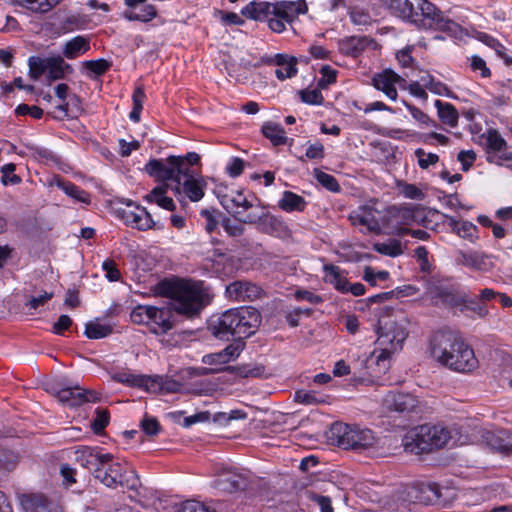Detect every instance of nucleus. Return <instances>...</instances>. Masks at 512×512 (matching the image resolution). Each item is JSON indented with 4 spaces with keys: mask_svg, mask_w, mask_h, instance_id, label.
Wrapping results in <instances>:
<instances>
[{
    "mask_svg": "<svg viewBox=\"0 0 512 512\" xmlns=\"http://www.w3.org/2000/svg\"><path fill=\"white\" fill-rule=\"evenodd\" d=\"M239 214V212H236V220L238 222L256 225L257 229L262 233L279 235L286 230L285 223L269 212L261 211L258 213L256 210H252L249 211L246 216H241Z\"/></svg>",
    "mask_w": 512,
    "mask_h": 512,
    "instance_id": "9",
    "label": "nucleus"
},
{
    "mask_svg": "<svg viewBox=\"0 0 512 512\" xmlns=\"http://www.w3.org/2000/svg\"><path fill=\"white\" fill-rule=\"evenodd\" d=\"M47 72L48 79L54 81L62 79L66 73L72 72V67L65 63L61 56L49 57Z\"/></svg>",
    "mask_w": 512,
    "mask_h": 512,
    "instance_id": "37",
    "label": "nucleus"
},
{
    "mask_svg": "<svg viewBox=\"0 0 512 512\" xmlns=\"http://www.w3.org/2000/svg\"><path fill=\"white\" fill-rule=\"evenodd\" d=\"M150 316V306L148 305H139L135 307L130 314L131 321L136 324L148 325Z\"/></svg>",
    "mask_w": 512,
    "mask_h": 512,
    "instance_id": "51",
    "label": "nucleus"
},
{
    "mask_svg": "<svg viewBox=\"0 0 512 512\" xmlns=\"http://www.w3.org/2000/svg\"><path fill=\"white\" fill-rule=\"evenodd\" d=\"M48 58L31 56L28 60L30 76L33 79L41 77L48 69Z\"/></svg>",
    "mask_w": 512,
    "mask_h": 512,
    "instance_id": "47",
    "label": "nucleus"
},
{
    "mask_svg": "<svg viewBox=\"0 0 512 512\" xmlns=\"http://www.w3.org/2000/svg\"><path fill=\"white\" fill-rule=\"evenodd\" d=\"M324 155V146L320 142L309 144L305 153V157L311 160H320L324 158Z\"/></svg>",
    "mask_w": 512,
    "mask_h": 512,
    "instance_id": "64",
    "label": "nucleus"
},
{
    "mask_svg": "<svg viewBox=\"0 0 512 512\" xmlns=\"http://www.w3.org/2000/svg\"><path fill=\"white\" fill-rule=\"evenodd\" d=\"M15 169H16V166L13 163L5 164L1 168L2 182L4 185L18 184L21 182V178L18 175L14 174Z\"/></svg>",
    "mask_w": 512,
    "mask_h": 512,
    "instance_id": "58",
    "label": "nucleus"
},
{
    "mask_svg": "<svg viewBox=\"0 0 512 512\" xmlns=\"http://www.w3.org/2000/svg\"><path fill=\"white\" fill-rule=\"evenodd\" d=\"M76 459L81 466L91 472L95 479L108 488L117 487L135 489L138 479L136 476L127 475L126 468L113 460L110 453H100L96 448L82 447L76 451Z\"/></svg>",
    "mask_w": 512,
    "mask_h": 512,
    "instance_id": "4",
    "label": "nucleus"
},
{
    "mask_svg": "<svg viewBox=\"0 0 512 512\" xmlns=\"http://www.w3.org/2000/svg\"><path fill=\"white\" fill-rule=\"evenodd\" d=\"M263 135L269 139L274 146L284 145L287 142L284 128L274 122H267L262 126Z\"/></svg>",
    "mask_w": 512,
    "mask_h": 512,
    "instance_id": "40",
    "label": "nucleus"
},
{
    "mask_svg": "<svg viewBox=\"0 0 512 512\" xmlns=\"http://www.w3.org/2000/svg\"><path fill=\"white\" fill-rule=\"evenodd\" d=\"M234 343L228 345L226 348H224L221 352L223 354L224 359L226 362H230L234 359H236L240 352L243 350L245 343L243 340H233Z\"/></svg>",
    "mask_w": 512,
    "mask_h": 512,
    "instance_id": "54",
    "label": "nucleus"
},
{
    "mask_svg": "<svg viewBox=\"0 0 512 512\" xmlns=\"http://www.w3.org/2000/svg\"><path fill=\"white\" fill-rule=\"evenodd\" d=\"M430 353L439 364L456 372L469 373L479 365L474 350L451 331H437L432 335Z\"/></svg>",
    "mask_w": 512,
    "mask_h": 512,
    "instance_id": "3",
    "label": "nucleus"
},
{
    "mask_svg": "<svg viewBox=\"0 0 512 512\" xmlns=\"http://www.w3.org/2000/svg\"><path fill=\"white\" fill-rule=\"evenodd\" d=\"M247 478L235 469L222 470L214 481V486L226 493H234L246 489Z\"/></svg>",
    "mask_w": 512,
    "mask_h": 512,
    "instance_id": "15",
    "label": "nucleus"
},
{
    "mask_svg": "<svg viewBox=\"0 0 512 512\" xmlns=\"http://www.w3.org/2000/svg\"><path fill=\"white\" fill-rule=\"evenodd\" d=\"M57 185L61 188L68 196L75 198L80 202H87V194L84 190L71 182L58 180Z\"/></svg>",
    "mask_w": 512,
    "mask_h": 512,
    "instance_id": "48",
    "label": "nucleus"
},
{
    "mask_svg": "<svg viewBox=\"0 0 512 512\" xmlns=\"http://www.w3.org/2000/svg\"><path fill=\"white\" fill-rule=\"evenodd\" d=\"M181 383L162 376H151L150 393H176L180 390Z\"/></svg>",
    "mask_w": 512,
    "mask_h": 512,
    "instance_id": "34",
    "label": "nucleus"
},
{
    "mask_svg": "<svg viewBox=\"0 0 512 512\" xmlns=\"http://www.w3.org/2000/svg\"><path fill=\"white\" fill-rule=\"evenodd\" d=\"M457 160L462 165V170L467 172L476 160V153L473 150H461L457 155Z\"/></svg>",
    "mask_w": 512,
    "mask_h": 512,
    "instance_id": "61",
    "label": "nucleus"
},
{
    "mask_svg": "<svg viewBox=\"0 0 512 512\" xmlns=\"http://www.w3.org/2000/svg\"><path fill=\"white\" fill-rule=\"evenodd\" d=\"M90 49L89 39L78 35L67 41L63 48V55L68 59L77 58Z\"/></svg>",
    "mask_w": 512,
    "mask_h": 512,
    "instance_id": "31",
    "label": "nucleus"
},
{
    "mask_svg": "<svg viewBox=\"0 0 512 512\" xmlns=\"http://www.w3.org/2000/svg\"><path fill=\"white\" fill-rule=\"evenodd\" d=\"M299 95H300L301 100L304 103L310 104V105H321L324 101V97H323L321 91L318 89H313V90L304 89V90L299 91Z\"/></svg>",
    "mask_w": 512,
    "mask_h": 512,
    "instance_id": "53",
    "label": "nucleus"
},
{
    "mask_svg": "<svg viewBox=\"0 0 512 512\" xmlns=\"http://www.w3.org/2000/svg\"><path fill=\"white\" fill-rule=\"evenodd\" d=\"M83 65L92 73H94L97 76H101L105 74L110 67L112 66V63L110 61H107L105 59H97V60H89L85 61Z\"/></svg>",
    "mask_w": 512,
    "mask_h": 512,
    "instance_id": "50",
    "label": "nucleus"
},
{
    "mask_svg": "<svg viewBox=\"0 0 512 512\" xmlns=\"http://www.w3.org/2000/svg\"><path fill=\"white\" fill-rule=\"evenodd\" d=\"M470 312V317L473 319H485L489 315V308L487 304L482 303L480 300L476 301L474 298L466 297L465 304L462 307L461 313Z\"/></svg>",
    "mask_w": 512,
    "mask_h": 512,
    "instance_id": "42",
    "label": "nucleus"
},
{
    "mask_svg": "<svg viewBox=\"0 0 512 512\" xmlns=\"http://www.w3.org/2000/svg\"><path fill=\"white\" fill-rule=\"evenodd\" d=\"M383 408L388 412H396L403 416L421 413L419 400L410 393L388 392L382 402Z\"/></svg>",
    "mask_w": 512,
    "mask_h": 512,
    "instance_id": "10",
    "label": "nucleus"
},
{
    "mask_svg": "<svg viewBox=\"0 0 512 512\" xmlns=\"http://www.w3.org/2000/svg\"><path fill=\"white\" fill-rule=\"evenodd\" d=\"M458 261L467 267L479 271H487L491 266L489 258L479 252H459Z\"/></svg>",
    "mask_w": 512,
    "mask_h": 512,
    "instance_id": "28",
    "label": "nucleus"
},
{
    "mask_svg": "<svg viewBox=\"0 0 512 512\" xmlns=\"http://www.w3.org/2000/svg\"><path fill=\"white\" fill-rule=\"evenodd\" d=\"M481 137L485 139L487 162L502 165L504 161H512V151H506L507 142L496 129L487 130Z\"/></svg>",
    "mask_w": 512,
    "mask_h": 512,
    "instance_id": "11",
    "label": "nucleus"
},
{
    "mask_svg": "<svg viewBox=\"0 0 512 512\" xmlns=\"http://www.w3.org/2000/svg\"><path fill=\"white\" fill-rule=\"evenodd\" d=\"M163 286L165 294L173 300V304L172 309L150 306L148 326L155 334H165L174 327L172 310L187 318H194L210 302V294L203 281L176 279L164 282Z\"/></svg>",
    "mask_w": 512,
    "mask_h": 512,
    "instance_id": "2",
    "label": "nucleus"
},
{
    "mask_svg": "<svg viewBox=\"0 0 512 512\" xmlns=\"http://www.w3.org/2000/svg\"><path fill=\"white\" fill-rule=\"evenodd\" d=\"M145 171L157 181H173L174 169L169 157L163 159H150L145 165Z\"/></svg>",
    "mask_w": 512,
    "mask_h": 512,
    "instance_id": "22",
    "label": "nucleus"
},
{
    "mask_svg": "<svg viewBox=\"0 0 512 512\" xmlns=\"http://www.w3.org/2000/svg\"><path fill=\"white\" fill-rule=\"evenodd\" d=\"M412 204L401 206H389L386 209L387 228H403L412 224Z\"/></svg>",
    "mask_w": 512,
    "mask_h": 512,
    "instance_id": "19",
    "label": "nucleus"
},
{
    "mask_svg": "<svg viewBox=\"0 0 512 512\" xmlns=\"http://www.w3.org/2000/svg\"><path fill=\"white\" fill-rule=\"evenodd\" d=\"M13 4L26 8L34 13H47L62 0H10Z\"/></svg>",
    "mask_w": 512,
    "mask_h": 512,
    "instance_id": "36",
    "label": "nucleus"
},
{
    "mask_svg": "<svg viewBox=\"0 0 512 512\" xmlns=\"http://www.w3.org/2000/svg\"><path fill=\"white\" fill-rule=\"evenodd\" d=\"M373 85L377 90H380L385 93V95L391 99H397V90L395 85L398 84L400 87H403L406 84V80L396 74L394 71L390 69H386L383 72L376 74L373 77Z\"/></svg>",
    "mask_w": 512,
    "mask_h": 512,
    "instance_id": "16",
    "label": "nucleus"
},
{
    "mask_svg": "<svg viewBox=\"0 0 512 512\" xmlns=\"http://www.w3.org/2000/svg\"><path fill=\"white\" fill-rule=\"evenodd\" d=\"M306 202L304 198L291 191H284L281 200L279 201V207L286 211H303L305 209Z\"/></svg>",
    "mask_w": 512,
    "mask_h": 512,
    "instance_id": "41",
    "label": "nucleus"
},
{
    "mask_svg": "<svg viewBox=\"0 0 512 512\" xmlns=\"http://www.w3.org/2000/svg\"><path fill=\"white\" fill-rule=\"evenodd\" d=\"M374 250L390 257H397L403 253L402 244L398 239H389L386 242L375 243Z\"/></svg>",
    "mask_w": 512,
    "mask_h": 512,
    "instance_id": "45",
    "label": "nucleus"
},
{
    "mask_svg": "<svg viewBox=\"0 0 512 512\" xmlns=\"http://www.w3.org/2000/svg\"><path fill=\"white\" fill-rule=\"evenodd\" d=\"M140 426L148 436H155L161 430L158 420L155 417H150L148 415H145L141 420Z\"/></svg>",
    "mask_w": 512,
    "mask_h": 512,
    "instance_id": "55",
    "label": "nucleus"
},
{
    "mask_svg": "<svg viewBox=\"0 0 512 512\" xmlns=\"http://www.w3.org/2000/svg\"><path fill=\"white\" fill-rule=\"evenodd\" d=\"M453 439V431L443 425H420L410 430L403 439L405 451L416 455L439 449Z\"/></svg>",
    "mask_w": 512,
    "mask_h": 512,
    "instance_id": "6",
    "label": "nucleus"
},
{
    "mask_svg": "<svg viewBox=\"0 0 512 512\" xmlns=\"http://www.w3.org/2000/svg\"><path fill=\"white\" fill-rule=\"evenodd\" d=\"M322 78L318 81V85L322 88L336 82V71L328 65H324L320 69Z\"/></svg>",
    "mask_w": 512,
    "mask_h": 512,
    "instance_id": "63",
    "label": "nucleus"
},
{
    "mask_svg": "<svg viewBox=\"0 0 512 512\" xmlns=\"http://www.w3.org/2000/svg\"><path fill=\"white\" fill-rule=\"evenodd\" d=\"M227 370H230L237 375L248 378V377H261L265 373V367L260 364L248 363L237 366H229Z\"/></svg>",
    "mask_w": 512,
    "mask_h": 512,
    "instance_id": "43",
    "label": "nucleus"
},
{
    "mask_svg": "<svg viewBox=\"0 0 512 512\" xmlns=\"http://www.w3.org/2000/svg\"><path fill=\"white\" fill-rule=\"evenodd\" d=\"M440 121L452 128L458 124L459 114L457 109L448 102L436 100L434 103Z\"/></svg>",
    "mask_w": 512,
    "mask_h": 512,
    "instance_id": "33",
    "label": "nucleus"
},
{
    "mask_svg": "<svg viewBox=\"0 0 512 512\" xmlns=\"http://www.w3.org/2000/svg\"><path fill=\"white\" fill-rule=\"evenodd\" d=\"M260 323L259 311L247 306L229 309L222 314L211 316L207 329L219 340H243L253 335Z\"/></svg>",
    "mask_w": 512,
    "mask_h": 512,
    "instance_id": "5",
    "label": "nucleus"
},
{
    "mask_svg": "<svg viewBox=\"0 0 512 512\" xmlns=\"http://www.w3.org/2000/svg\"><path fill=\"white\" fill-rule=\"evenodd\" d=\"M136 209L137 213L133 217V224H130L132 227L141 231L162 228V225L154 221L151 214L144 207L136 206Z\"/></svg>",
    "mask_w": 512,
    "mask_h": 512,
    "instance_id": "39",
    "label": "nucleus"
},
{
    "mask_svg": "<svg viewBox=\"0 0 512 512\" xmlns=\"http://www.w3.org/2000/svg\"><path fill=\"white\" fill-rule=\"evenodd\" d=\"M410 318L402 308L384 307L378 318V341L384 346L378 353L373 351L361 360L358 375L354 374V385H370L378 382L389 370L390 355L400 349L409 334Z\"/></svg>",
    "mask_w": 512,
    "mask_h": 512,
    "instance_id": "1",
    "label": "nucleus"
},
{
    "mask_svg": "<svg viewBox=\"0 0 512 512\" xmlns=\"http://www.w3.org/2000/svg\"><path fill=\"white\" fill-rule=\"evenodd\" d=\"M22 505L30 512H61L60 507L43 494L24 495Z\"/></svg>",
    "mask_w": 512,
    "mask_h": 512,
    "instance_id": "20",
    "label": "nucleus"
},
{
    "mask_svg": "<svg viewBox=\"0 0 512 512\" xmlns=\"http://www.w3.org/2000/svg\"><path fill=\"white\" fill-rule=\"evenodd\" d=\"M375 443L376 438L370 429H360L354 425V454L373 448Z\"/></svg>",
    "mask_w": 512,
    "mask_h": 512,
    "instance_id": "32",
    "label": "nucleus"
},
{
    "mask_svg": "<svg viewBox=\"0 0 512 512\" xmlns=\"http://www.w3.org/2000/svg\"><path fill=\"white\" fill-rule=\"evenodd\" d=\"M354 492L357 494V496L360 499H363L364 501H370L375 502L377 500V493L373 490H371L367 485L364 483H360L354 487Z\"/></svg>",
    "mask_w": 512,
    "mask_h": 512,
    "instance_id": "62",
    "label": "nucleus"
},
{
    "mask_svg": "<svg viewBox=\"0 0 512 512\" xmlns=\"http://www.w3.org/2000/svg\"><path fill=\"white\" fill-rule=\"evenodd\" d=\"M183 193L193 202L201 200L204 196L206 182L203 178H187L181 183Z\"/></svg>",
    "mask_w": 512,
    "mask_h": 512,
    "instance_id": "30",
    "label": "nucleus"
},
{
    "mask_svg": "<svg viewBox=\"0 0 512 512\" xmlns=\"http://www.w3.org/2000/svg\"><path fill=\"white\" fill-rule=\"evenodd\" d=\"M412 492L415 494V503L425 505L432 504L441 497L440 487L436 483L421 484L419 488H414Z\"/></svg>",
    "mask_w": 512,
    "mask_h": 512,
    "instance_id": "29",
    "label": "nucleus"
},
{
    "mask_svg": "<svg viewBox=\"0 0 512 512\" xmlns=\"http://www.w3.org/2000/svg\"><path fill=\"white\" fill-rule=\"evenodd\" d=\"M262 293V289L249 281L237 280L226 287V295L235 301H253Z\"/></svg>",
    "mask_w": 512,
    "mask_h": 512,
    "instance_id": "17",
    "label": "nucleus"
},
{
    "mask_svg": "<svg viewBox=\"0 0 512 512\" xmlns=\"http://www.w3.org/2000/svg\"><path fill=\"white\" fill-rule=\"evenodd\" d=\"M113 381L129 387L144 389L149 392L151 376L133 374L129 371L115 372L111 375Z\"/></svg>",
    "mask_w": 512,
    "mask_h": 512,
    "instance_id": "24",
    "label": "nucleus"
},
{
    "mask_svg": "<svg viewBox=\"0 0 512 512\" xmlns=\"http://www.w3.org/2000/svg\"><path fill=\"white\" fill-rule=\"evenodd\" d=\"M169 185L161 184L154 187L150 193H148L144 199L147 202L156 203L159 207L168 210L174 211L176 209V205L171 197L166 195Z\"/></svg>",
    "mask_w": 512,
    "mask_h": 512,
    "instance_id": "27",
    "label": "nucleus"
},
{
    "mask_svg": "<svg viewBox=\"0 0 512 512\" xmlns=\"http://www.w3.org/2000/svg\"><path fill=\"white\" fill-rule=\"evenodd\" d=\"M297 61L295 58H290V64L285 66H279L275 70V75L279 80H285L287 78H292L297 74V67H296Z\"/></svg>",
    "mask_w": 512,
    "mask_h": 512,
    "instance_id": "57",
    "label": "nucleus"
},
{
    "mask_svg": "<svg viewBox=\"0 0 512 512\" xmlns=\"http://www.w3.org/2000/svg\"><path fill=\"white\" fill-rule=\"evenodd\" d=\"M275 3L252 1L246 5L241 13L244 17L256 21L268 20L274 12Z\"/></svg>",
    "mask_w": 512,
    "mask_h": 512,
    "instance_id": "23",
    "label": "nucleus"
},
{
    "mask_svg": "<svg viewBox=\"0 0 512 512\" xmlns=\"http://www.w3.org/2000/svg\"><path fill=\"white\" fill-rule=\"evenodd\" d=\"M221 205L236 219V212L241 216H246L247 210H255L254 205L246 198V196L238 190H232L230 193L223 195L220 199Z\"/></svg>",
    "mask_w": 512,
    "mask_h": 512,
    "instance_id": "18",
    "label": "nucleus"
},
{
    "mask_svg": "<svg viewBox=\"0 0 512 512\" xmlns=\"http://www.w3.org/2000/svg\"><path fill=\"white\" fill-rule=\"evenodd\" d=\"M242 223H234L230 218H224L222 220V227L225 232L232 237H239L244 234V227L241 225Z\"/></svg>",
    "mask_w": 512,
    "mask_h": 512,
    "instance_id": "60",
    "label": "nucleus"
},
{
    "mask_svg": "<svg viewBox=\"0 0 512 512\" xmlns=\"http://www.w3.org/2000/svg\"><path fill=\"white\" fill-rule=\"evenodd\" d=\"M486 443L501 453H512V435L505 429L487 431L484 435Z\"/></svg>",
    "mask_w": 512,
    "mask_h": 512,
    "instance_id": "21",
    "label": "nucleus"
},
{
    "mask_svg": "<svg viewBox=\"0 0 512 512\" xmlns=\"http://www.w3.org/2000/svg\"><path fill=\"white\" fill-rule=\"evenodd\" d=\"M109 411L106 409L98 408L96 410V417L92 421V429L94 432L99 433L109 424Z\"/></svg>",
    "mask_w": 512,
    "mask_h": 512,
    "instance_id": "56",
    "label": "nucleus"
},
{
    "mask_svg": "<svg viewBox=\"0 0 512 512\" xmlns=\"http://www.w3.org/2000/svg\"><path fill=\"white\" fill-rule=\"evenodd\" d=\"M158 15L157 9L154 5L148 4L145 5L141 13H136L132 10H126L123 13V17L128 21H141V22H149L156 18Z\"/></svg>",
    "mask_w": 512,
    "mask_h": 512,
    "instance_id": "44",
    "label": "nucleus"
},
{
    "mask_svg": "<svg viewBox=\"0 0 512 512\" xmlns=\"http://www.w3.org/2000/svg\"><path fill=\"white\" fill-rule=\"evenodd\" d=\"M416 12L413 22L420 28L446 33L450 37L461 38V25L444 15V13L428 0H415Z\"/></svg>",
    "mask_w": 512,
    "mask_h": 512,
    "instance_id": "7",
    "label": "nucleus"
},
{
    "mask_svg": "<svg viewBox=\"0 0 512 512\" xmlns=\"http://www.w3.org/2000/svg\"><path fill=\"white\" fill-rule=\"evenodd\" d=\"M169 162L172 163L174 169L173 182L175 183L174 192H181V183L183 179L193 178L194 171L191 166L200 162V156L196 152H189L185 156H169Z\"/></svg>",
    "mask_w": 512,
    "mask_h": 512,
    "instance_id": "13",
    "label": "nucleus"
},
{
    "mask_svg": "<svg viewBox=\"0 0 512 512\" xmlns=\"http://www.w3.org/2000/svg\"><path fill=\"white\" fill-rule=\"evenodd\" d=\"M307 11L305 0L275 2L274 12L267 20L268 26L273 32L281 33L285 30L286 23L291 24L298 15Z\"/></svg>",
    "mask_w": 512,
    "mask_h": 512,
    "instance_id": "8",
    "label": "nucleus"
},
{
    "mask_svg": "<svg viewBox=\"0 0 512 512\" xmlns=\"http://www.w3.org/2000/svg\"><path fill=\"white\" fill-rule=\"evenodd\" d=\"M325 279L327 282L334 284L335 288L342 293L352 292V284L341 274L337 266L326 267Z\"/></svg>",
    "mask_w": 512,
    "mask_h": 512,
    "instance_id": "38",
    "label": "nucleus"
},
{
    "mask_svg": "<svg viewBox=\"0 0 512 512\" xmlns=\"http://www.w3.org/2000/svg\"><path fill=\"white\" fill-rule=\"evenodd\" d=\"M432 300L436 305H443L461 312L467 294L453 287H436L432 292Z\"/></svg>",
    "mask_w": 512,
    "mask_h": 512,
    "instance_id": "14",
    "label": "nucleus"
},
{
    "mask_svg": "<svg viewBox=\"0 0 512 512\" xmlns=\"http://www.w3.org/2000/svg\"><path fill=\"white\" fill-rule=\"evenodd\" d=\"M328 440L331 444L344 449L352 448L350 427L347 424L341 422H335L331 425L328 432Z\"/></svg>",
    "mask_w": 512,
    "mask_h": 512,
    "instance_id": "25",
    "label": "nucleus"
},
{
    "mask_svg": "<svg viewBox=\"0 0 512 512\" xmlns=\"http://www.w3.org/2000/svg\"><path fill=\"white\" fill-rule=\"evenodd\" d=\"M386 219V211L381 212L372 205H365L354 216V227L359 225L361 226V232L367 231L379 234L383 227H387Z\"/></svg>",
    "mask_w": 512,
    "mask_h": 512,
    "instance_id": "12",
    "label": "nucleus"
},
{
    "mask_svg": "<svg viewBox=\"0 0 512 512\" xmlns=\"http://www.w3.org/2000/svg\"><path fill=\"white\" fill-rule=\"evenodd\" d=\"M84 333L89 339H101L112 333V327L98 322H88Z\"/></svg>",
    "mask_w": 512,
    "mask_h": 512,
    "instance_id": "46",
    "label": "nucleus"
},
{
    "mask_svg": "<svg viewBox=\"0 0 512 512\" xmlns=\"http://www.w3.org/2000/svg\"><path fill=\"white\" fill-rule=\"evenodd\" d=\"M294 399L296 402L305 405H314L324 402L323 400H319L317 398L315 392L306 390H297L295 392Z\"/></svg>",
    "mask_w": 512,
    "mask_h": 512,
    "instance_id": "59",
    "label": "nucleus"
},
{
    "mask_svg": "<svg viewBox=\"0 0 512 512\" xmlns=\"http://www.w3.org/2000/svg\"><path fill=\"white\" fill-rule=\"evenodd\" d=\"M56 397L60 402L70 407L80 406L85 403L82 389L77 386L60 388L56 393Z\"/></svg>",
    "mask_w": 512,
    "mask_h": 512,
    "instance_id": "35",
    "label": "nucleus"
},
{
    "mask_svg": "<svg viewBox=\"0 0 512 512\" xmlns=\"http://www.w3.org/2000/svg\"><path fill=\"white\" fill-rule=\"evenodd\" d=\"M392 14L413 22L416 6L409 0H379Z\"/></svg>",
    "mask_w": 512,
    "mask_h": 512,
    "instance_id": "26",
    "label": "nucleus"
},
{
    "mask_svg": "<svg viewBox=\"0 0 512 512\" xmlns=\"http://www.w3.org/2000/svg\"><path fill=\"white\" fill-rule=\"evenodd\" d=\"M313 173L316 180L329 191L337 192L339 190V184L334 176L327 174L318 168H315Z\"/></svg>",
    "mask_w": 512,
    "mask_h": 512,
    "instance_id": "49",
    "label": "nucleus"
},
{
    "mask_svg": "<svg viewBox=\"0 0 512 512\" xmlns=\"http://www.w3.org/2000/svg\"><path fill=\"white\" fill-rule=\"evenodd\" d=\"M418 165L421 169H427L431 165H435L439 161V156L434 153H426L422 148H418L414 152Z\"/></svg>",
    "mask_w": 512,
    "mask_h": 512,
    "instance_id": "52",
    "label": "nucleus"
}]
</instances>
